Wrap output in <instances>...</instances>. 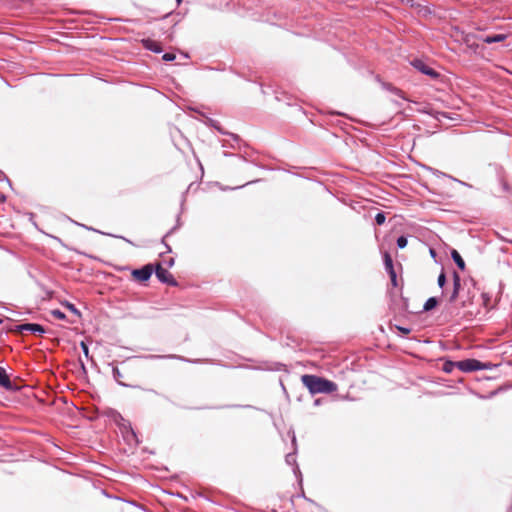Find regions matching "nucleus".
I'll return each instance as SVG.
<instances>
[{
    "label": "nucleus",
    "instance_id": "7ed1b4c3",
    "mask_svg": "<svg viewBox=\"0 0 512 512\" xmlns=\"http://www.w3.org/2000/svg\"><path fill=\"white\" fill-rule=\"evenodd\" d=\"M156 276L158 279L164 283L174 284L172 275L168 272L167 269L158 266L156 269Z\"/></svg>",
    "mask_w": 512,
    "mask_h": 512
},
{
    "label": "nucleus",
    "instance_id": "20e7f679",
    "mask_svg": "<svg viewBox=\"0 0 512 512\" xmlns=\"http://www.w3.org/2000/svg\"><path fill=\"white\" fill-rule=\"evenodd\" d=\"M132 274L137 280L146 281L150 278L152 270L149 266H146L142 269L134 270Z\"/></svg>",
    "mask_w": 512,
    "mask_h": 512
},
{
    "label": "nucleus",
    "instance_id": "6e6552de",
    "mask_svg": "<svg viewBox=\"0 0 512 512\" xmlns=\"http://www.w3.org/2000/svg\"><path fill=\"white\" fill-rule=\"evenodd\" d=\"M23 330H30L32 332L43 333L44 329L38 324H25L22 326Z\"/></svg>",
    "mask_w": 512,
    "mask_h": 512
},
{
    "label": "nucleus",
    "instance_id": "f257e3e1",
    "mask_svg": "<svg viewBox=\"0 0 512 512\" xmlns=\"http://www.w3.org/2000/svg\"><path fill=\"white\" fill-rule=\"evenodd\" d=\"M302 382L312 394L330 393L337 389L335 383L314 375L302 376Z\"/></svg>",
    "mask_w": 512,
    "mask_h": 512
},
{
    "label": "nucleus",
    "instance_id": "4468645a",
    "mask_svg": "<svg viewBox=\"0 0 512 512\" xmlns=\"http://www.w3.org/2000/svg\"><path fill=\"white\" fill-rule=\"evenodd\" d=\"M51 314H52L54 317L58 318V319H64V318H65L64 313H62L60 310H52V311H51Z\"/></svg>",
    "mask_w": 512,
    "mask_h": 512
},
{
    "label": "nucleus",
    "instance_id": "dca6fc26",
    "mask_svg": "<svg viewBox=\"0 0 512 512\" xmlns=\"http://www.w3.org/2000/svg\"><path fill=\"white\" fill-rule=\"evenodd\" d=\"M163 59L165 61H172L175 59V55L174 54H171V53H166L163 55Z\"/></svg>",
    "mask_w": 512,
    "mask_h": 512
},
{
    "label": "nucleus",
    "instance_id": "4be33fe9",
    "mask_svg": "<svg viewBox=\"0 0 512 512\" xmlns=\"http://www.w3.org/2000/svg\"><path fill=\"white\" fill-rule=\"evenodd\" d=\"M430 253H431V255H432V256H434V255H435V253H434V251H433V250H431V251H430Z\"/></svg>",
    "mask_w": 512,
    "mask_h": 512
},
{
    "label": "nucleus",
    "instance_id": "2eb2a0df",
    "mask_svg": "<svg viewBox=\"0 0 512 512\" xmlns=\"http://www.w3.org/2000/svg\"><path fill=\"white\" fill-rule=\"evenodd\" d=\"M65 306L74 314L79 315L78 310L75 308L73 304L67 303Z\"/></svg>",
    "mask_w": 512,
    "mask_h": 512
},
{
    "label": "nucleus",
    "instance_id": "423d86ee",
    "mask_svg": "<svg viewBox=\"0 0 512 512\" xmlns=\"http://www.w3.org/2000/svg\"><path fill=\"white\" fill-rule=\"evenodd\" d=\"M451 256H452L453 260L455 261L456 265L461 270H464L465 269V262L462 259V257L460 256V254L456 250H452Z\"/></svg>",
    "mask_w": 512,
    "mask_h": 512
},
{
    "label": "nucleus",
    "instance_id": "aec40b11",
    "mask_svg": "<svg viewBox=\"0 0 512 512\" xmlns=\"http://www.w3.org/2000/svg\"><path fill=\"white\" fill-rule=\"evenodd\" d=\"M82 348H83V350H84V353L87 355V353H88V348H87V346H86L84 343H82Z\"/></svg>",
    "mask_w": 512,
    "mask_h": 512
},
{
    "label": "nucleus",
    "instance_id": "a211bd4d",
    "mask_svg": "<svg viewBox=\"0 0 512 512\" xmlns=\"http://www.w3.org/2000/svg\"><path fill=\"white\" fill-rule=\"evenodd\" d=\"M438 284L440 287H443L445 284V275L443 273L438 277Z\"/></svg>",
    "mask_w": 512,
    "mask_h": 512
},
{
    "label": "nucleus",
    "instance_id": "412c9836",
    "mask_svg": "<svg viewBox=\"0 0 512 512\" xmlns=\"http://www.w3.org/2000/svg\"><path fill=\"white\" fill-rule=\"evenodd\" d=\"M445 370H446V371H450V366H446V367H445Z\"/></svg>",
    "mask_w": 512,
    "mask_h": 512
},
{
    "label": "nucleus",
    "instance_id": "ddd939ff",
    "mask_svg": "<svg viewBox=\"0 0 512 512\" xmlns=\"http://www.w3.org/2000/svg\"><path fill=\"white\" fill-rule=\"evenodd\" d=\"M375 220L378 225H382L385 222V216L382 213H378L375 217Z\"/></svg>",
    "mask_w": 512,
    "mask_h": 512
},
{
    "label": "nucleus",
    "instance_id": "39448f33",
    "mask_svg": "<svg viewBox=\"0 0 512 512\" xmlns=\"http://www.w3.org/2000/svg\"><path fill=\"white\" fill-rule=\"evenodd\" d=\"M413 66L421 71L422 73L426 74V75H430V76H435L436 73L433 71L432 68L428 67L423 61L421 60H415L413 62Z\"/></svg>",
    "mask_w": 512,
    "mask_h": 512
},
{
    "label": "nucleus",
    "instance_id": "9b49d317",
    "mask_svg": "<svg viewBox=\"0 0 512 512\" xmlns=\"http://www.w3.org/2000/svg\"><path fill=\"white\" fill-rule=\"evenodd\" d=\"M437 305V300L435 298H429L424 304V310L429 311L433 309Z\"/></svg>",
    "mask_w": 512,
    "mask_h": 512
},
{
    "label": "nucleus",
    "instance_id": "0eeeda50",
    "mask_svg": "<svg viewBox=\"0 0 512 512\" xmlns=\"http://www.w3.org/2000/svg\"><path fill=\"white\" fill-rule=\"evenodd\" d=\"M143 44H144V46L147 49L152 50L154 52H160L161 51V48L159 47V45L156 42L152 41V40H144Z\"/></svg>",
    "mask_w": 512,
    "mask_h": 512
},
{
    "label": "nucleus",
    "instance_id": "f8f14e48",
    "mask_svg": "<svg viewBox=\"0 0 512 512\" xmlns=\"http://www.w3.org/2000/svg\"><path fill=\"white\" fill-rule=\"evenodd\" d=\"M397 245L399 248H405L407 245V239L404 236H401L397 240Z\"/></svg>",
    "mask_w": 512,
    "mask_h": 512
},
{
    "label": "nucleus",
    "instance_id": "6ab92c4d",
    "mask_svg": "<svg viewBox=\"0 0 512 512\" xmlns=\"http://www.w3.org/2000/svg\"><path fill=\"white\" fill-rule=\"evenodd\" d=\"M398 329L405 334H408L410 332V330L407 328L398 327Z\"/></svg>",
    "mask_w": 512,
    "mask_h": 512
},
{
    "label": "nucleus",
    "instance_id": "f3484780",
    "mask_svg": "<svg viewBox=\"0 0 512 512\" xmlns=\"http://www.w3.org/2000/svg\"><path fill=\"white\" fill-rule=\"evenodd\" d=\"M385 264L387 268L392 269V260L389 255H385Z\"/></svg>",
    "mask_w": 512,
    "mask_h": 512
},
{
    "label": "nucleus",
    "instance_id": "9d476101",
    "mask_svg": "<svg viewBox=\"0 0 512 512\" xmlns=\"http://www.w3.org/2000/svg\"><path fill=\"white\" fill-rule=\"evenodd\" d=\"M0 385L4 387H8L10 385V381L5 373V370L0 367Z\"/></svg>",
    "mask_w": 512,
    "mask_h": 512
},
{
    "label": "nucleus",
    "instance_id": "f03ea898",
    "mask_svg": "<svg viewBox=\"0 0 512 512\" xmlns=\"http://www.w3.org/2000/svg\"><path fill=\"white\" fill-rule=\"evenodd\" d=\"M460 370L464 372H471L476 370H481L485 367L480 361L475 359H467L463 361H459L455 364Z\"/></svg>",
    "mask_w": 512,
    "mask_h": 512
},
{
    "label": "nucleus",
    "instance_id": "1a4fd4ad",
    "mask_svg": "<svg viewBox=\"0 0 512 512\" xmlns=\"http://www.w3.org/2000/svg\"><path fill=\"white\" fill-rule=\"evenodd\" d=\"M506 39V35L504 34H498L495 36H487L484 38V42L486 43H494V42H500Z\"/></svg>",
    "mask_w": 512,
    "mask_h": 512
},
{
    "label": "nucleus",
    "instance_id": "5701e85b",
    "mask_svg": "<svg viewBox=\"0 0 512 512\" xmlns=\"http://www.w3.org/2000/svg\"><path fill=\"white\" fill-rule=\"evenodd\" d=\"M180 2H181V0H177V3H180Z\"/></svg>",
    "mask_w": 512,
    "mask_h": 512
}]
</instances>
